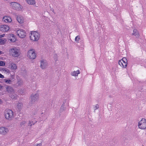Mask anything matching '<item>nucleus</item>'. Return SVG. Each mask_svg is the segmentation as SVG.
<instances>
[{"label":"nucleus","mask_w":146,"mask_h":146,"mask_svg":"<svg viewBox=\"0 0 146 146\" xmlns=\"http://www.w3.org/2000/svg\"><path fill=\"white\" fill-rule=\"evenodd\" d=\"M132 35H134L136 38H139L140 36L139 33L137 30L135 29L133 30Z\"/></svg>","instance_id":"obj_16"},{"label":"nucleus","mask_w":146,"mask_h":146,"mask_svg":"<svg viewBox=\"0 0 146 146\" xmlns=\"http://www.w3.org/2000/svg\"><path fill=\"white\" fill-rule=\"evenodd\" d=\"M99 108V106L97 104L94 107V110H95Z\"/></svg>","instance_id":"obj_29"},{"label":"nucleus","mask_w":146,"mask_h":146,"mask_svg":"<svg viewBox=\"0 0 146 146\" xmlns=\"http://www.w3.org/2000/svg\"><path fill=\"white\" fill-rule=\"evenodd\" d=\"M0 71L1 72H4L5 73H8L9 71L5 68L0 67Z\"/></svg>","instance_id":"obj_18"},{"label":"nucleus","mask_w":146,"mask_h":146,"mask_svg":"<svg viewBox=\"0 0 146 146\" xmlns=\"http://www.w3.org/2000/svg\"><path fill=\"white\" fill-rule=\"evenodd\" d=\"M23 84V81L21 79H18V81L17 82V86H21Z\"/></svg>","instance_id":"obj_21"},{"label":"nucleus","mask_w":146,"mask_h":146,"mask_svg":"<svg viewBox=\"0 0 146 146\" xmlns=\"http://www.w3.org/2000/svg\"><path fill=\"white\" fill-rule=\"evenodd\" d=\"M23 106V104L21 103L18 102L17 105V107L18 110L20 111Z\"/></svg>","instance_id":"obj_19"},{"label":"nucleus","mask_w":146,"mask_h":146,"mask_svg":"<svg viewBox=\"0 0 146 146\" xmlns=\"http://www.w3.org/2000/svg\"><path fill=\"white\" fill-rule=\"evenodd\" d=\"M7 91L9 93V96L13 99L16 100L17 95L15 93L14 90L12 87L10 86L6 87Z\"/></svg>","instance_id":"obj_2"},{"label":"nucleus","mask_w":146,"mask_h":146,"mask_svg":"<svg viewBox=\"0 0 146 146\" xmlns=\"http://www.w3.org/2000/svg\"><path fill=\"white\" fill-rule=\"evenodd\" d=\"M3 53L2 51H0V55L2 54Z\"/></svg>","instance_id":"obj_39"},{"label":"nucleus","mask_w":146,"mask_h":146,"mask_svg":"<svg viewBox=\"0 0 146 146\" xmlns=\"http://www.w3.org/2000/svg\"><path fill=\"white\" fill-rule=\"evenodd\" d=\"M80 71L79 70H78L76 71H74L73 73H80Z\"/></svg>","instance_id":"obj_30"},{"label":"nucleus","mask_w":146,"mask_h":146,"mask_svg":"<svg viewBox=\"0 0 146 146\" xmlns=\"http://www.w3.org/2000/svg\"><path fill=\"white\" fill-rule=\"evenodd\" d=\"M54 59L56 61V60H57V55H56V54H55L54 55Z\"/></svg>","instance_id":"obj_33"},{"label":"nucleus","mask_w":146,"mask_h":146,"mask_svg":"<svg viewBox=\"0 0 146 146\" xmlns=\"http://www.w3.org/2000/svg\"><path fill=\"white\" fill-rule=\"evenodd\" d=\"M24 90H22L21 89L20 90V91L19 92V94L21 95H22L24 93Z\"/></svg>","instance_id":"obj_28"},{"label":"nucleus","mask_w":146,"mask_h":146,"mask_svg":"<svg viewBox=\"0 0 146 146\" xmlns=\"http://www.w3.org/2000/svg\"><path fill=\"white\" fill-rule=\"evenodd\" d=\"M5 80V82L8 84H10L11 82V81L10 80Z\"/></svg>","instance_id":"obj_27"},{"label":"nucleus","mask_w":146,"mask_h":146,"mask_svg":"<svg viewBox=\"0 0 146 146\" xmlns=\"http://www.w3.org/2000/svg\"><path fill=\"white\" fill-rule=\"evenodd\" d=\"M118 64L121 67L125 68L127 66V60L125 58H123L118 62Z\"/></svg>","instance_id":"obj_6"},{"label":"nucleus","mask_w":146,"mask_h":146,"mask_svg":"<svg viewBox=\"0 0 146 146\" xmlns=\"http://www.w3.org/2000/svg\"><path fill=\"white\" fill-rule=\"evenodd\" d=\"M48 64V63L46 60H42L40 61V67L42 69H45L47 67Z\"/></svg>","instance_id":"obj_10"},{"label":"nucleus","mask_w":146,"mask_h":146,"mask_svg":"<svg viewBox=\"0 0 146 146\" xmlns=\"http://www.w3.org/2000/svg\"><path fill=\"white\" fill-rule=\"evenodd\" d=\"M1 102H2V101H1V99H0V104L1 103Z\"/></svg>","instance_id":"obj_40"},{"label":"nucleus","mask_w":146,"mask_h":146,"mask_svg":"<svg viewBox=\"0 0 146 146\" xmlns=\"http://www.w3.org/2000/svg\"><path fill=\"white\" fill-rule=\"evenodd\" d=\"M3 20L6 23H10L12 21L11 18L10 17L7 16L4 17Z\"/></svg>","instance_id":"obj_14"},{"label":"nucleus","mask_w":146,"mask_h":146,"mask_svg":"<svg viewBox=\"0 0 146 146\" xmlns=\"http://www.w3.org/2000/svg\"><path fill=\"white\" fill-rule=\"evenodd\" d=\"M38 98V95L37 94L31 96V98L32 102L33 103L37 101Z\"/></svg>","instance_id":"obj_13"},{"label":"nucleus","mask_w":146,"mask_h":146,"mask_svg":"<svg viewBox=\"0 0 146 146\" xmlns=\"http://www.w3.org/2000/svg\"><path fill=\"white\" fill-rule=\"evenodd\" d=\"M9 54L13 57H17L21 54L20 49L18 47H15L11 48L9 50Z\"/></svg>","instance_id":"obj_1"},{"label":"nucleus","mask_w":146,"mask_h":146,"mask_svg":"<svg viewBox=\"0 0 146 146\" xmlns=\"http://www.w3.org/2000/svg\"><path fill=\"white\" fill-rule=\"evenodd\" d=\"M9 29V28L7 25H3L0 26V30L3 32L7 31Z\"/></svg>","instance_id":"obj_11"},{"label":"nucleus","mask_w":146,"mask_h":146,"mask_svg":"<svg viewBox=\"0 0 146 146\" xmlns=\"http://www.w3.org/2000/svg\"><path fill=\"white\" fill-rule=\"evenodd\" d=\"M26 123V122L25 121H23L21 123V125L22 126V125H24Z\"/></svg>","instance_id":"obj_32"},{"label":"nucleus","mask_w":146,"mask_h":146,"mask_svg":"<svg viewBox=\"0 0 146 146\" xmlns=\"http://www.w3.org/2000/svg\"><path fill=\"white\" fill-rule=\"evenodd\" d=\"M66 101H65L63 102V104H62L61 107V110H65V108L64 107L65 106V104L66 103Z\"/></svg>","instance_id":"obj_22"},{"label":"nucleus","mask_w":146,"mask_h":146,"mask_svg":"<svg viewBox=\"0 0 146 146\" xmlns=\"http://www.w3.org/2000/svg\"><path fill=\"white\" fill-rule=\"evenodd\" d=\"M3 86L0 85V90L2 88Z\"/></svg>","instance_id":"obj_38"},{"label":"nucleus","mask_w":146,"mask_h":146,"mask_svg":"<svg viewBox=\"0 0 146 146\" xmlns=\"http://www.w3.org/2000/svg\"><path fill=\"white\" fill-rule=\"evenodd\" d=\"M9 131L8 129L5 127L0 128V133L3 135L6 134Z\"/></svg>","instance_id":"obj_12"},{"label":"nucleus","mask_w":146,"mask_h":146,"mask_svg":"<svg viewBox=\"0 0 146 146\" xmlns=\"http://www.w3.org/2000/svg\"><path fill=\"white\" fill-rule=\"evenodd\" d=\"M35 52V51L34 49H31L29 50L28 52V57L30 59H35L36 57V55Z\"/></svg>","instance_id":"obj_8"},{"label":"nucleus","mask_w":146,"mask_h":146,"mask_svg":"<svg viewBox=\"0 0 146 146\" xmlns=\"http://www.w3.org/2000/svg\"><path fill=\"white\" fill-rule=\"evenodd\" d=\"M78 74H71V75L72 76L76 77L78 76Z\"/></svg>","instance_id":"obj_31"},{"label":"nucleus","mask_w":146,"mask_h":146,"mask_svg":"<svg viewBox=\"0 0 146 146\" xmlns=\"http://www.w3.org/2000/svg\"><path fill=\"white\" fill-rule=\"evenodd\" d=\"M138 126L139 128L141 129L146 128V120L144 118H142L139 122Z\"/></svg>","instance_id":"obj_5"},{"label":"nucleus","mask_w":146,"mask_h":146,"mask_svg":"<svg viewBox=\"0 0 146 146\" xmlns=\"http://www.w3.org/2000/svg\"><path fill=\"white\" fill-rule=\"evenodd\" d=\"M30 37L31 40L36 41L39 39L40 37V34L36 31L32 32L30 34Z\"/></svg>","instance_id":"obj_3"},{"label":"nucleus","mask_w":146,"mask_h":146,"mask_svg":"<svg viewBox=\"0 0 146 146\" xmlns=\"http://www.w3.org/2000/svg\"><path fill=\"white\" fill-rule=\"evenodd\" d=\"M4 115L5 117L7 119L10 120L13 117V112L11 110L7 109L4 112Z\"/></svg>","instance_id":"obj_4"},{"label":"nucleus","mask_w":146,"mask_h":146,"mask_svg":"<svg viewBox=\"0 0 146 146\" xmlns=\"http://www.w3.org/2000/svg\"><path fill=\"white\" fill-rule=\"evenodd\" d=\"M27 3L30 5H34L36 3L35 0H25Z\"/></svg>","instance_id":"obj_17"},{"label":"nucleus","mask_w":146,"mask_h":146,"mask_svg":"<svg viewBox=\"0 0 146 146\" xmlns=\"http://www.w3.org/2000/svg\"><path fill=\"white\" fill-rule=\"evenodd\" d=\"M17 19L18 22L20 23H23L24 22L23 17L21 16H17Z\"/></svg>","instance_id":"obj_15"},{"label":"nucleus","mask_w":146,"mask_h":146,"mask_svg":"<svg viewBox=\"0 0 146 146\" xmlns=\"http://www.w3.org/2000/svg\"><path fill=\"white\" fill-rule=\"evenodd\" d=\"M36 122L37 121L36 120H35L33 121H30L29 122V124L31 126L32 125H34Z\"/></svg>","instance_id":"obj_23"},{"label":"nucleus","mask_w":146,"mask_h":146,"mask_svg":"<svg viewBox=\"0 0 146 146\" xmlns=\"http://www.w3.org/2000/svg\"><path fill=\"white\" fill-rule=\"evenodd\" d=\"M10 40L12 42H14L15 41V40H14V39L13 40L12 39H10Z\"/></svg>","instance_id":"obj_37"},{"label":"nucleus","mask_w":146,"mask_h":146,"mask_svg":"<svg viewBox=\"0 0 146 146\" xmlns=\"http://www.w3.org/2000/svg\"><path fill=\"white\" fill-rule=\"evenodd\" d=\"M4 78L3 75H2L1 74H0V78Z\"/></svg>","instance_id":"obj_35"},{"label":"nucleus","mask_w":146,"mask_h":146,"mask_svg":"<svg viewBox=\"0 0 146 146\" xmlns=\"http://www.w3.org/2000/svg\"><path fill=\"white\" fill-rule=\"evenodd\" d=\"M6 41L5 39L4 38L0 39V44H3Z\"/></svg>","instance_id":"obj_24"},{"label":"nucleus","mask_w":146,"mask_h":146,"mask_svg":"<svg viewBox=\"0 0 146 146\" xmlns=\"http://www.w3.org/2000/svg\"><path fill=\"white\" fill-rule=\"evenodd\" d=\"M16 34L21 38H24L26 36L25 31L23 29L19 30L16 32Z\"/></svg>","instance_id":"obj_9"},{"label":"nucleus","mask_w":146,"mask_h":146,"mask_svg":"<svg viewBox=\"0 0 146 146\" xmlns=\"http://www.w3.org/2000/svg\"><path fill=\"white\" fill-rule=\"evenodd\" d=\"M5 35V34H3L2 35H0V38H1L2 37H3Z\"/></svg>","instance_id":"obj_34"},{"label":"nucleus","mask_w":146,"mask_h":146,"mask_svg":"<svg viewBox=\"0 0 146 146\" xmlns=\"http://www.w3.org/2000/svg\"><path fill=\"white\" fill-rule=\"evenodd\" d=\"M67 104V106H68L69 105H68V103H67V104Z\"/></svg>","instance_id":"obj_41"},{"label":"nucleus","mask_w":146,"mask_h":146,"mask_svg":"<svg viewBox=\"0 0 146 146\" xmlns=\"http://www.w3.org/2000/svg\"><path fill=\"white\" fill-rule=\"evenodd\" d=\"M5 65V63L3 61H0V66H4Z\"/></svg>","instance_id":"obj_26"},{"label":"nucleus","mask_w":146,"mask_h":146,"mask_svg":"<svg viewBox=\"0 0 146 146\" xmlns=\"http://www.w3.org/2000/svg\"><path fill=\"white\" fill-rule=\"evenodd\" d=\"M11 5L13 9L17 11L21 10L22 9L21 6L20 5L17 3L12 2L11 3Z\"/></svg>","instance_id":"obj_7"},{"label":"nucleus","mask_w":146,"mask_h":146,"mask_svg":"<svg viewBox=\"0 0 146 146\" xmlns=\"http://www.w3.org/2000/svg\"><path fill=\"white\" fill-rule=\"evenodd\" d=\"M42 146V144L40 143L37 144L36 145H34V146Z\"/></svg>","instance_id":"obj_36"},{"label":"nucleus","mask_w":146,"mask_h":146,"mask_svg":"<svg viewBox=\"0 0 146 146\" xmlns=\"http://www.w3.org/2000/svg\"><path fill=\"white\" fill-rule=\"evenodd\" d=\"M11 68L12 70H15L16 69L17 67V66L16 64L11 63Z\"/></svg>","instance_id":"obj_20"},{"label":"nucleus","mask_w":146,"mask_h":146,"mask_svg":"<svg viewBox=\"0 0 146 146\" xmlns=\"http://www.w3.org/2000/svg\"><path fill=\"white\" fill-rule=\"evenodd\" d=\"M80 39V36H77L75 38V41L76 42H78L79 41Z\"/></svg>","instance_id":"obj_25"}]
</instances>
